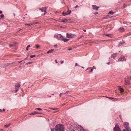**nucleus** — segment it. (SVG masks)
<instances>
[{
    "mask_svg": "<svg viewBox=\"0 0 131 131\" xmlns=\"http://www.w3.org/2000/svg\"><path fill=\"white\" fill-rule=\"evenodd\" d=\"M55 130L56 131H64V127L61 124H58L56 126Z\"/></svg>",
    "mask_w": 131,
    "mask_h": 131,
    "instance_id": "f257e3e1",
    "label": "nucleus"
},
{
    "mask_svg": "<svg viewBox=\"0 0 131 131\" xmlns=\"http://www.w3.org/2000/svg\"><path fill=\"white\" fill-rule=\"evenodd\" d=\"M63 36L61 34H59L57 35L55 34L54 37L56 38L57 39L61 40H62Z\"/></svg>",
    "mask_w": 131,
    "mask_h": 131,
    "instance_id": "f03ea898",
    "label": "nucleus"
},
{
    "mask_svg": "<svg viewBox=\"0 0 131 131\" xmlns=\"http://www.w3.org/2000/svg\"><path fill=\"white\" fill-rule=\"evenodd\" d=\"M124 125L125 128L126 129H125L126 131H129V129L128 127L129 123L127 122H125Z\"/></svg>",
    "mask_w": 131,
    "mask_h": 131,
    "instance_id": "7ed1b4c3",
    "label": "nucleus"
},
{
    "mask_svg": "<svg viewBox=\"0 0 131 131\" xmlns=\"http://www.w3.org/2000/svg\"><path fill=\"white\" fill-rule=\"evenodd\" d=\"M113 130L114 131H121L119 126L117 124L115 125V127L114 128Z\"/></svg>",
    "mask_w": 131,
    "mask_h": 131,
    "instance_id": "20e7f679",
    "label": "nucleus"
},
{
    "mask_svg": "<svg viewBox=\"0 0 131 131\" xmlns=\"http://www.w3.org/2000/svg\"><path fill=\"white\" fill-rule=\"evenodd\" d=\"M66 36L68 38H72L76 36L75 34L71 33L68 34L67 33L66 34Z\"/></svg>",
    "mask_w": 131,
    "mask_h": 131,
    "instance_id": "39448f33",
    "label": "nucleus"
},
{
    "mask_svg": "<svg viewBox=\"0 0 131 131\" xmlns=\"http://www.w3.org/2000/svg\"><path fill=\"white\" fill-rule=\"evenodd\" d=\"M75 128L76 129V130L77 129L78 130L79 129L80 131H85V130L83 127L81 125H78V126H76Z\"/></svg>",
    "mask_w": 131,
    "mask_h": 131,
    "instance_id": "423d86ee",
    "label": "nucleus"
},
{
    "mask_svg": "<svg viewBox=\"0 0 131 131\" xmlns=\"http://www.w3.org/2000/svg\"><path fill=\"white\" fill-rule=\"evenodd\" d=\"M20 86V84L18 83H17L15 85V92H16L19 90Z\"/></svg>",
    "mask_w": 131,
    "mask_h": 131,
    "instance_id": "0eeeda50",
    "label": "nucleus"
},
{
    "mask_svg": "<svg viewBox=\"0 0 131 131\" xmlns=\"http://www.w3.org/2000/svg\"><path fill=\"white\" fill-rule=\"evenodd\" d=\"M39 10L42 12H44V14H45L46 12V8L45 7L39 8H38Z\"/></svg>",
    "mask_w": 131,
    "mask_h": 131,
    "instance_id": "6e6552de",
    "label": "nucleus"
},
{
    "mask_svg": "<svg viewBox=\"0 0 131 131\" xmlns=\"http://www.w3.org/2000/svg\"><path fill=\"white\" fill-rule=\"evenodd\" d=\"M92 7L93 9L96 10H97L98 8H99L98 6L95 5H92Z\"/></svg>",
    "mask_w": 131,
    "mask_h": 131,
    "instance_id": "1a4fd4ad",
    "label": "nucleus"
},
{
    "mask_svg": "<svg viewBox=\"0 0 131 131\" xmlns=\"http://www.w3.org/2000/svg\"><path fill=\"white\" fill-rule=\"evenodd\" d=\"M125 60L124 57L123 56L122 57H121L119 58L118 59L119 61H123Z\"/></svg>",
    "mask_w": 131,
    "mask_h": 131,
    "instance_id": "9d476101",
    "label": "nucleus"
},
{
    "mask_svg": "<svg viewBox=\"0 0 131 131\" xmlns=\"http://www.w3.org/2000/svg\"><path fill=\"white\" fill-rule=\"evenodd\" d=\"M117 54V53H114L111 56V57L114 59L115 58Z\"/></svg>",
    "mask_w": 131,
    "mask_h": 131,
    "instance_id": "9b49d317",
    "label": "nucleus"
},
{
    "mask_svg": "<svg viewBox=\"0 0 131 131\" xmlns=\"http://www.w3.org/2000/svg\"><path fill=\"white\" fill-rule=\"evenodd\" d=\"M118 30L121 32H122L124 31V28L123 27H121Z\"/></svg>",
    "mask_w": 131,
    "mask_h": 131,
    "instance_id": "f8f14e48",
    "label": "nucleus"
},
{
    "mask_svg": "<svg viewBox=\"0 0 131 131\" xmlns=\"http://www.w3.org/2000/svg\"><path fill=\"white\" fill-rule=\"evenodd\" d=\"M69 40V39H68L66 38H64L63 37L62 40H63L64 42H66L67 41H68Z\"/></svg>",
    "mask_w": 131,
    "mask_h": 131,
    "instance_id": "ddd939ff",
    "label": "nucleus"
},
{
    "mask_svg": "<svg viewBox=\"0 0 131 131\" xmlns=\"http://www.w3.org/2000/svg\"><path fill=\"white\" fill-rule=\"evenodd\" d=\"M54 51L53 49H51L49 50L47 52V53H52Z\"/></svg>",
    "mask_w": 131,
    "mask_h": 131,
    "instance_id": "4468645a",
    "label": "nucleus"
},
{
    "mask_svg": "<svg viewBox=\"0 0 131 131\" xmlns=\"http://www.w3.org/2000/svg\"><path fill=\"white\" fill-rule=\"evenodd\" d=\"M109 99H110L111 100H112L113 101H117V99H114V98L113 97H108Z\"/></svg>",
    "mask_w": 131,
    "mask_h": 131,
    "instance_id": "2eb2a0df",
    "label": "nucleus"
},
{
    "mask_svg": "<svg viewBox=\"0 0 131 131\" xmlns=\"http://www.w3.org/2000/svg\"><path fill=\"white\" fill-rule=\"evenodd\" d=\"M125 84L127 85H128L130 84V82L128 81H126L125 82Z\"/></svg>",
    "mask_w": 131,
    "mask_h": 131,
    "instance_id": "dca6fc26",
    "label": "nucleus"
},
{
    "mask_svg": "<svg viewBox=\"0 0 131 131\" xmlns=\"http://www.w3.org/2000/svg\"><path fill=\"white\" fill-rule=\"evenodd\" d=\"M71 12V10H69V9H68V10L66 12V14H67V15H68L70 14Z\"/></svg>",
    "mask_w": 131,
    "mask_h": 131,
    "instance_id": "f3484780",
    "label": "nucleus"
},
{
    "mask_svg": "<svg viewBox=\"0 0 131 131\" xmlns=\"http://www.w3.org/2000/svg\"><path fill=\"white\" fill-rule=\"evenodd\" d=\"M68 20L67 19H65L64 20L60 21V22H62L63 23H66L67 22Z\"/></svg>",
    "mask_w": 131,
    "mask_h": 131,
    "instance_id": "a211bd4d",
    "label": "nucleus"
},
{
    "mask_svg": "<svg viewBox=\"0 0 131 131\" xmlns=\"http://www.w3.org/2000/svg\"><path fill=\"white\" fill-rule=\"evenodd\" d=\"M124 43V42H122L119 43L118 46H120L121 45L123 44Z\"/></svg>",
    "mask_w": 131,
    "mask_h": 131,
    "instance_id": "6ab92c4d",
    "label": "nucleus"
},
{
    "mask_svg": "<svg viewBox=\"0 0 131 131\" xmlns=\"http://www.w3.org/2000/svg\"><path fill=\"white\" fill-rule=\"evenodd\" d=\"M106 36L110 37H112V35L110 34H106Z\"/></svg>",
    "mask_w": 131,
    "mask_h": 131,
    "instance_id": "aec40b11",
    "label": "nucleus"
},
{
    "mask_svg": "<svg viewBox=\"0 0 131 131\" xmlns=\"http://www.w3.org/2000/svg\"><path fill=\"white\" fill-rule=\"evenodd\" d=\"M119 90L121 92H123L124 91V90L122 88H121L119 89Z\"/></svg>",
    "mask_w": 131,
    "mask_h": 131,
    "instance_id": "412c9836",
    "label": "nucleus"
},
{
    "mask_svg": "<svg viewBox=\"0 0 131 131\" xmlns=\"http://www.w3.org/2000/svg\"><path fill=\"white\" fill-rule=\"evenodd\" d=\"M114 13V12L112 10L110 11L108 13V14H113Z\"/></svg>",
    "mask_w": 131,
    "mask_h": 131,
    "instance_id": "4be33fe9",
    "label": "nucleus"
},
{
    "mask_svg": "<svg viewBox=\"0 0 131 131\" xmlns=\"http://www.w3.org/2000/svg\"><path fill=\"white\" fill-rule=\"evenodd\" d=\"M10 124H9L5 125L4 126H5V127L7 128V127H8L10 126Z\"/></svg>",
    "mask_w": 131,
    "mask_h": 131,
    "instance_id": "5701e85b",
    "label": "nucleus"
},
{
    "mask_svg": "<svg viewBox=\"0 0 131 131\" xmlns=\"http://www.w3.org/2000/svg\"><path fill=\"white\" fill-rule=\"evenodd\" d=\"M36 56V55H31L30 56V57L31 58H33L35 57Z\"/></svg>",
    "mask_w": 131,
    "mask_h": 131,
    "instance_id": "b1692460",
    "label": "nucleus"
},
{
    "mask_svg": "<svg viewBox=\"0 0 131 131\" xmlns=\"http://www.w3.org/2000/svg\"><path fill=\"white\" fill-rule=\"evenodd\" d=\"M33 24V23H30V24H26L25 25L26 26H31V25H32Z\"/></svg>",
    "mask_w": 131,
    "mask_h": 131,
    "instance_id": "393cba45",
    "label": "nucleus"
},
{
    "mask_svg": "<svg viewBox=\"0 0 131 131\" xmlns=\"http://www.w3.org/2000/svg\"><path fill=\"white\" fill-rule=\"evenodd\" d=\"M30 47V45H29L26 48V50H28L29 48V47Z\"/></svg>",
    "mask_w": 131,
    "mask_h": 131,
    "instance_id": "a878e982",
    "label": "nucleus"
},
{
    "mask_svg": "<svg viewBox=\"0 0 131 131\" xmlns=\"http://www.w3.org/2000/svg\"><path fill=\"white\" fill-rule=\"evenodd\" d=\"M126 5L125 4H124L123 5V7L124 8H125L126 7Z\"/></svg>",
    "mask_w": 131,
    "mask_h": 131,
    "instance_id": "bb28decb",
    "label": "nucleus"
},
{
    "mask_svg": "<svg viewBox=\"0 0 131 131\" xmlns=\"http://www.w3.org/2000/svg\"><path fill=\"white\" fill-rule=\"evenodd\" d=\"M35 110H37L39 111H41L42 109L40 108H37L35 109Z\"/></svg>",
    "mask_w": 131,
    "mask_h": 131,
    "instance_id": "cd10ccee",
    "label": "nucleus"
},
{
    "mask_svg": "<svg viewBox=\"0 0 131 131\" xmlns=\"http://www.w3.org/2000/svg\"><path fill=\"white\" fill-rule=\"evenodd\" d=\"M14 45V44L12 45V44H10L9 45V46L10 47H13Z\"/></svg>",
    "mask_w": 131,
    "mask_h": 131,
    "instance_id": "c85d7f7f",
    "label": "nucleus"
},
{
    "mask_svg": "<svg viewBox=\"0 0 131 131\" xmlns=\"http://www.w3.org/2000/svg\"><path fill=\"white\" fill-rule=\"evenodd\" d=\"M32 63V62H29L28 63H26V65H28L29 64H31Z\"/></svg>",
    "mask_w": 131,
    "mask_h": 131,
    "instance_id": "c756f323",
    "label": "nucleus"
},
{
    "mask_svg": "<svg viewBox=\"0 0 131 131\" xmlns=\"http://www.w3.org/2000/svg\"><path fill=\"white\" fill-rule=\"evenodd\" d=\"M84 37V36H83V35H81V36H80V37L78 39V40H79L80 38H81L82 37Z\"/></svg>",
    "mask_w": 131,
    "mask_h": 131,
    "instance_id": "7c9ffc66",
    "label": "nucleus"
},
{
    "mask_svg": "<svg viewBox=\"0 0 131 131\" xmlns=\"http://www.w3.org/2000/svg\"><path fill=\"white\" fill-rule=\"evenodd\" d=\"M36 48H39L40 47L38 45H36Z\"/></svg>",
    "mask_w": 131,
    "mask_h": 131,
    "instance_id": "2f4dec72",
    "label": "nucleus"
},
{
    "mask_svg": "<svg viewBox=\"0 0 131 131\" xmlns=\"http://www.w3.org/2000/svg\"><path fill=\"white\" fill-rule=\"evenodd\" d=\"M34 113L35 114H38V113H35V112H34V113H30V115H32V114H34Z\"/></svg>",
    "mask_w": 131,
    "mask_h": 131,
    "instance_id": "473e14b6",
    "label": "nucleus"
},
{
    "mask_svg": "<svg viewBox=\"0 0 131 131\" xmlns=\"http://www.w3.org/2000/svg\"><path fill=\"white\" fill-rule=\"evenodd\" d=\"M0 16L1 18H3L4 17V15L3 14H1Z\"/></svg>",
    "mask_w": 131,
    "mask_h": 131,
    "instance_id": "72a5a7b5",
    "label": "nucleus"
},
{
    "mask_svg": "<svg viewBox=\"0 0 131 131\" xmlns=\"http://www.w3.org/2000/svg\"><path fill=\"white\" fill-rule=\"evenodd\" d=\"M62 14L63 15H64V16L67 15V14H66V13L63 12Z\"/></svg>",
    "mask_w": 131,
    "mask_h": 131,
    "instance_id": "f704fd0d",
    "label": "nucleus"
},
{
    "mask_svg": "<svg viewBox=\"0 0 131 131\" xmlns=\"http://www.w3.org/2000/svg\"><path fill=\"white\" fill-rule=\"evenodd\" d=\"M79 66V65L77 63H75V67H76L77 66Z\"/></svg>",
    "mask_w": 131,
    "mask_h": 131,
    "instance_id": "c9c22d12",
    "label": "nucleus"
},
{
    "mask_svg": "<svg viewBox=\"0 0 131 131\" xmlns=\"http://www.w3.org/2000/svg\"><path fill=\"white\" fill-rule=\"evenodd\" d=\"M50 129L51 131H54V129L53 128H51Z\"/></svg>",
    "mask_w": 131,
    "mask_h": 131,
    "instance_id": "e433bc0d",
    "label": "nucleus"
},
{
    "mask_svg": "<svg viewBox=\"0 0 131 131\" xmlns=\"http://www.w3.org/2000/svg\"><path fill=\"white\" fill-rule=\"evenodd\" d=\"M92 69H96V68H95V67L94 66L92 68Z\"/></svg>",
    "mask_w": 131,
    "mask_h": 131,
    "instance_id": "4c0bfd02",
    "label": "nucleus"
},
{
    "mask_svg": "<svg viewBox=\"0 0 131 131\" xmlns=\"http://www.w3.org/2000/svg\"><path fill=\"white\" fill-rule=\"evenodd\" d=\"M93 71V69H91V70L89 71L90 72H92Z\"/></svg>",
    "mask_w": 131,
    "mask_h": 131,
    "instance_id": "58836bf2",
    "label": "nucleus"
},
{
    "mask_svg": "<svg viewBox=\"0 0 131 131\" xmlns=\"http://www.w3.org/2000/svg\"><path fill=\"white\" fill-rule=\"evenodd\" d=\"M51 109L52 110H57V108H51Z\"/></svg>",
    "mask_w": 131,
    "mask_h": 131,
    "instance_id": "ea45409f",
    "label": "nucleus"
},
{
    "mask_svg": "<svg viewBox=\"0 0 131 131\" xmlns=\"http://www.w3.org/2000/svg\"><path fill=\"white\" fill-rule=\"evenodd\" d=\"M91 67H89L86 70H87L89 69H90L91 68Z\"/></svg>",
    "mask_w": 131,
    "mask_h": 131,
    "instance_id": "a19ab883",
    "label": "nucleus"
},
{
    "mask_svg": "<svg viewBox=\"0 0 131 131\" xmlns=\"http://www.w3.org/2000/svg\"><path fill=\"white\" fill-rule=\"evenodd\" d=\"M68 92H69V91H66V92H65V93H64L63 94H65L67 93H68Z\"/></svg>",
    "mask_w": 131,
    "mask_h": 131,
    "instance_id": "79ce46f5",
    "label": "nucleus"
},
{
    "mask_svg": "<svg viewBox=\"0 0 131 131\" xmlns=\"http://www.w3.org/2000/svg\"><path fill=\"white\" fill-rule=\"evenodd\" d=\"M54 46L55 47H57V45H54Z\"/></svg>",
    "mask_w": 131,
    "mask_h": 131,
    "instance_id": "37998d69",
    "label": "nucleus"
},
{
    "mask_svg": "<svg viewBox=\"0 0 131 131\" xmlns=\"http://www.w3.org/2000/svg\"><path fill=\"white\" fill-rule=\"evenodd\" d=\"M72 49V48H70V49H68V50L70 51V50H71Z\"/></svg>",
    "mask_w": 131,
    "mask_h": 131,
    "instance_id": "c03bdc74",
    "label": "nucleus"
},
{
    "mask_svg": "<svg viewBox=\"0 0 131 131\" xmlns=\"http://www.w3.org/2000/svg\"><path fill=\"white\" fill-rule=\"evenodd\" d=\"M128 79H131V77L130 76L128 78Z\"/></svg>",
    "mask_w": 131,
    "mask_h": 131,
    "instance_id": "a18cd8bd",
    "label": "nucleus"
},
{
    "mask_svg": "<svg viewBox=\"0 0 131 131\" xmlns=\"http://www.w3.org/2000/svg\"><path fill=\"white\" fill-rule=\"evenodd\" d=\"M78 5H76L75 7H74V8H77L78 7Z\"/></svg>",
    "mask_w": 131,
    "mask_h": 131,
    "instance_id": "49530a36",
    "label": "nucleus"
},
{
    "mask_svg": "<svg viewBox=\"0 0 131 131\" xmlns=\"http://www.w3.org/2000/svg\"><path fill=\"white\" fill-rule=\"evenodd\" d=\"M0 112L1 113L3 112V111L1 109H0Z\"/></svg>",
    "mask_w": 131,
    "mask_h": 131,
    "instance_id": "de8ad7c7",
    "label": "nucleus"
},
{
    "mask_svg": "<svg viewBox=\"0 0 131 131\" xmlns=\"http://www.w3.org/2000/svg\"><path fill=\"white\" fill-rule=\"evenodd\" d=\"M62 94V93H60V94H59V95L60 96H61V95Z\"/></svg>",
    "mask_w": 131,
    "mask_h": 131,
    "instance_id": "09e8293b",
    "label": "nucleus"
},
{
    "mask_svg": "<svg viewBox=\"0 0 131 131\" xmlns=\"http://www.w3.org/2000/svg\"><path fill=\"white\" fill-rule=\"evenodd\" d=\"M110 62H108L107 64L108 65H109L110 64Z\"/></svg>",
    "mask_w": 131,
    "mask_h": 131,
    "instance_id": "8fccbe9b",
    "label": "nucleus"
},
{
    "mask_svg": "<svg viewBox=\"0 0 131 131\" xmlns=\"http://www.w3.org/2000/svg\"><path fill=\"white\" fill-rule=\"evenodd\" d=\"M61 63L62 64L64 62L63 61H61Z\"/></svg>",
    "mask_w": 131,
    "mask_h": 131,
    "instance_id": "3c124183",
    "label": "nucleus"
},
{
    "mask_svg": "<svg viewBox=\"0 0 131 131\" xmlns=\"http://www.w3.org/2000/svg\"><path fill=\"white\" fill-rule=\"evenodd\" d=\"M2 13V12L0 10V14H1Z\"/></svg>",
    "mask_w": 131,
    "mask_h": 131,
    "instance_id": "603ef678",
    "label": "nucleus"
},
{
    "mask_svg": "<svg viewBox=\"0 0 131 131\" xmlns=\"http://www.w3.org/2000/svg\"><path fill=\"white\" fill-rule=\"evenodd\" d=\"M38 23V22H35V24H37V23Z\"/></svg>",
    "mask_w": 131,
    "mask_h": 131,
    "instance_id": "864d4df0",
    "label": "nucleus"
},
{
    "mask_svg": "<svg viewBox=\"0 0 131 131\" xmlns=\"http://www.w3.org/2000/svg\"><path fill=\"white\" fill-rule=\"evenodd\" d=\"M55 62H56V63H57V61L56 60H55Z\"/></svg>",
    "mask_w": 131,
    "mask_h": 131,
    "instance_id": "5fc2aeb1",
    "label": "nucleus"
},
{
    "mask_svg": "<svg viewBox=\"0 0 131 131\" xmlns=\"http://www.w3.org/2000/svg\"><path fill=\"white\" fill-rule=\"evenodd\" d=\"M2 110L3 111H3H5V109L3 108Z\"/></svg>",
    "mask_w": 131,
    "mask_h": 131,
    "instance_id": "6e6d98bb",
    "label": "nucleus"
},
{
    "mask_svg": "<svg viewBox=\"0 0 131 131\" xmlns=\"http://www.w3.org/2000/svg\"><path fill=\"white\" fill-rule=\"evenodd\" d=\"M81 67L83 69H84V67Z\"/></svg>",
    "mask_w": 131,
    "mask_h": 131,
    "instance_id": "4d7b16f0",
    "label": "nucleus"
},
{
    "mask_svg": "<svg viewBox=\"0 0 131 131\" xmlns=\"http://www.w3.org/2000/svg\"><path fill=\"white\" fill-rule=\"evenodd\" d=\"M65 105V104H62V106H63L64 105Z\"/></svg>",
    "mask_w": 131,
    "mask_h": 131,
    "instance_id": "13d9d810",
    "label": "nucleus"
},
{
    "mask_svg": "<svg viewBox=\"0 0 131 131\" xmlns=\"http://www.w3.org/2000/svg\"><path fill=\"white\" fill-rule=\"evenodd\" d=\"M21 30V29H19V30H18V31H20Z\"/></svg>",
    "mask_w": 131,
    "mask_h": 131,
    "instance_id": "bf43d9fd",
    "label": "nucleus"
},
{
    "mask_svg": "<svg viewBox=\"0 0 131 131\" xmlns=\"http://www.w3.org/2000/svg\"><path fill=\"white\" fill-rule=\"evenodd\" d=\"M83 31L84 32H86V30H83Z\"/></svg>",
    "mask_w": 131,
    "mask_h": 131,
    "instance_id": "052dcab7",
    "label": "nucleus"
},
{
    "mask_svg": "<svg viewBox=\"0 0 131 131\" xmlns=\"http://www.w3.org/2000/svg\"><path fill=\"white\" fill-rule=\"evenodd\" d=\"M123 131H126V130L125 129H124Z\"/></svg>",
    "mask_w": 131,
    "mask_h": 131,
    "instance_id": "680f3d73",
    "label": "nucleus"
},
{
    "mask_svg": "<svg viewBox=\"0 0 131 131\" xmlns=\"http://www.w3.org/2000/svg\"><path fill=\"white\" fill-rule=\"evenodd\" d=\"M13 14H14V16H15V14L14 13H13Z\"/></svg>",
    "mask_w": 131,
    "mask_h": 131,
    "instance_id": "e2e57ef3",
    "label": "nucleus"
},
{
    "mask_svg": "<svg viewBox=\"0 0 131 131\" xmlns=\"http://www.w3.org/2000/svg\"><path fill=\"white\" fill-rule=\"evenodd\" d=\"M98 14V13H96L95 14Z\"/></svg>",
    "mask_w": 131,
    "mask_h": 131,
    "instance_id": "0e129e2a",
    "label": "nucleus"
},
{
    "mask_svg": "<svg viewBox=\"0 0 131 131\" xmlns=\"http://www.w3.org/2000/svg\"><path fill=\"white\" fill-rule=\"evenodd\" d=\"M98 14V13H96L95 14Z\"/></svg>",
    "mask_w": 131,
    "mask_h": 131,
    "instance_id": "69168bd1",
    "label": "nucleus"
},
{
    "mask_svg": "<svg viewBox=\"0 0 131 131\" xmlns=\"http://www.w3.org/2000/svg\"><path fill=\"white\" fill-rule=\"evenodd\" d=\"M129 131H131V129H129Z\"/></svg>",
    "mask_w": 131,
    "mask_h": 131,
    "instance_id": "338daca9",
    "label": "nucleus"
},
{
    "mask_svg": "<svg viewBox=\"0 0 131 131\" xmlns=\"http://www.w3.org/2000/svg\"><path fill=\"white\" fill-rule=\"evenodd\" d=\"M52 95H54V94H52Z\"/></svg>",
    "mask_w": 131,
    "mask_h": 131,
    "instance_id": "774afa93",
    "label": "nucleus"
}]
</instances>
